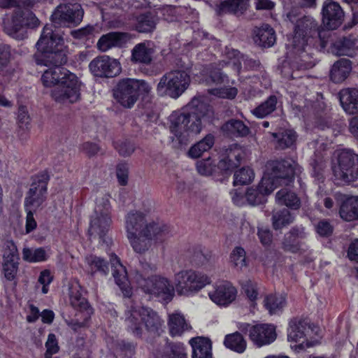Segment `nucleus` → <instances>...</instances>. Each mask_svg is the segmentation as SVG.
Instances as JSON below:
<instances>
[{"label":"nucleus","mask_w":358,"mask_h":358,"mask_svg":"<svg viewBox=\"0 0 358 358\" xmlns=\"http://www.w3.org/2000/svg\"><path fill=\"white\" fill-rule=\"evenodd\" d=\"M170 350L172 356L169 357H165L163 358H187V353L185 352V348L183 344H173L170 347Z\"/></svg>","instance_id":"69168bd1"},{"label":"nucleus","mask_w":358,"mask_h":358,"mask_svg":"<svg viewBox=\"0 0 358 358\" xmlns=\"http://www.w3.org/2000/svg\"><path fill=\"white\" fill-rule=\"evenodd\" d=\"M41 80L45 87L57 85L52 92V96L56 101L72 103L80 99L81 83L78 77L67 69L50 66L44 71Z\"/></svg>","instance_id":"20e7f679"},{"label":"nucleus","mask_w":358,"mask_h":358,"mask_svg":"<svg viewBox=\"0 0 358 358\" xmlns=\"http://www.w3.org/2000/svg\"><path fill=\"white\" fill-rule=\"evenodd\" d=\"M275 201L280 205L296 210L300 208L301 201L297 195L288 188H282L275 195Z\"/></svg>","instance_id":"f704fd0d"},{"label":"nucleus","mask_w":358,"mask_h":358,"mask_svg":"<svg viewBox=\"0 0 358 358\" xmlns=\"http://www.w3.org/2000/svg\"><path fill=\"white\" fill-rule=\"evenodd\" d=\"M255 178L252 169L249 167H243L236 171L234 175V185H243L250 183Z\"/></svg>","instance_id":"09e8293b"},{"label":"nucleus","mask_w":358,"mask_h":358,"mask_svg":"<svg viewBox=\"0 0 358 358\" xmlns=\"http://www.w3.org/2000/svg\"><path fill=\"white\" fill-rule=\"evenodd\" d=\"M159 11L164 20L167 22H173L178 20L179 15L180 14L182 9L180 8L167 6L159 9Z\"/></svg>","instance_id":"6e6d98bb"},{"label":"nucleus","mask_w":358,"mask_h":358,"mask_svg":"<svg viewBox=\"0 0 358 358\" xmlns=\"http://www.w3.org/2000/svg\"><path fill=\"white\" fill-rule=\"evenodd\" d=\"M202 83L207 86H218L229 84V80L220 69H213L203 79Z\"/></svg>","instance_id":"49530a36"},{"label":"nucleus","mask_w":358,"mask_h":358,"mask_svg":"<svg viewBox=\"0 0 358 358\" xmlns=\"http://www.w3.org/2000/svg\"><path fill=\"white\" fill-rule=\"evenodd\" d=\"M110 263L113 275L116 284L121 289L125 296H130L131 294V289L125 267L120 263L119 258L116 255L111 256Z\"/></svg>","instance_id":"4be33fe9"},{"label":"nucleus","mask_w":358,"mask_h":358,"mask_svg":"<svg viewBox=\"0 0 358 358\" xmlns=\"http://www.w3.org/2000/svg\"><path fill=\"white\" fill-rule=\"evenodd\" d=\"M154 50L150 41L136 44L131 50V61L135 63L148 64L152 62Z\"/></svg>","instance_id":"a878e982"},{"label":"nucleus","mask_w":358,"mask_h":358,"mask_svg":"<svg viewBox=\"0 0 358 358\" xmlns=\"http://www.w3.org/2000/svg\"><path fill=\"white\" fill-rule=\"evenodd\" d=\"M213 116V111L209 105L194 98L183 112L175 111L169 117L173 141L180 145H187L194 136L201 132L203 124Z\"/></svg>","instance_id":"f03ea898"},{"label":"nucleus","mask_w":358,"mask_h":358,"mask_svg":"<svg viewBox=\"0 0 358 358\" xmlns=\"http://www.w3.org/2000/svg\"><path fill=\"white\" fill-rule=\"evenodd\" d=\"M191 261L192 265L200 266L207 263L208 258L201 250H197L194 252Z\"/></svg>","instance_id":"774afa93"},{"label":"nucleus","mask_w":358,"mask_h":358,"mask_svg":"<svg viewBox=\"0 0 358 358\" xmlns=\"http://www.w3.org/2000/svg\"><path fill=\"white\" fill-rule=\"evenodd\" d=\"M70 301L71 306L77 310L78 312H87L88 309H92L88 304L85 298H84L78 290L71 291L70 295Z\"/></svg>","instance_id":"8fccbe9b"},{"label":"nucleus","mask_w":358,"mask_h":358,"mask_svg":"<svg viewBox=\"0 0 358 358\" xmlns=\"http://www.w3.org/2000/svg\"><path fill=\"white\" fill-rule=\"evenodd\" d=\"M282 245L285 250L291 252H296L301 248L299 241L289 232L285 234Z\"/></svg>","instance_id":"5fc2aeb1"},{"label":"nucleus","mask_w":358,"mask_h":358,"mask_svg":"<svg viewBox=\"0 0 358 358\" xmlns=\"http://www.w3.org/2000/svg\"><path fill=\"white\" fill-rule=\"evenodd\" d=\"M156 20L151 13L141 14L136 17L134 29L140 33H148L155 29Z\"/></svg>","instance_id":"58836bf2"},{"label":"nucleus","mask_w":358,"mask_h":358,"mask_svg":"<svg viewBox=\"0 0 358 358\" xmlns=\"http://www.w3.org/2000/svg\"><path fill=\"white\" fill-rule=\"evenodd\" d=\"M130 39V35L126 32H110L103 35L97 42L98 48L106 52L114 47H122Z\"/></svg>","instance_id":"5701e85b"},{"label":"nucleus","mask_w":358,"mask_h":358,"mask_svg":"<svg viewBox=\"0 0 358 358\" xmlns=\"http://www.w3.org/2000/svg\"><path fill=\"white\" fill-rule=\"evenodd\" d=\"M294 220V216L288 209L274 210L272 216V224L273 229H280L290 224Z\"/></svg>","instance_id":"ea45409f"},{"label":"nucleus","mask_w":358,"mask_h":358,"mask_svg":"<svg viewBox=\"0 0 358 358\" xmlns=\"http://www.w3.org/2000/svg\"><path fill=\"white\" fill-rule=\"evenodd\" d=\"M352 71L349 59H341L335 62L331 68L330 77L334 83H338L345 80Z\"/></svg>","instance_id":"2f4dec72"},{"label":"nucleus","mask_w":358,"mask_h":358,"mask_svg":"<svg viewBox=\"0 0 358 358\" xmlns=\"http://www.w3.org/2000/svg\"><path fill=\"white\" fill-rule=\"evenodd\" d=\"M238 327L242 332H248L251 341L259 348L271 344L276 338L275 327L271 324H259L252 326L248 323H241Z\"/></svg>","instance_id":"dca6fc26"},{"label":"nucleus","mask_w":358,"mask_h":358,"mask_svg":"<svg viewBox=\"0 0 358 358\" xmlns=\"http://www.w3.org/2000/svg\"><path fill=\"white\" fill-rule=\"evenodd\" d=\"M3 248V260H18L17 249L12 241H6Z\"/></svg>","instance_id":"13d9d810"},{"label":"nucleus","mask_w":358,"mask_h":358,"mask_svg":"<svg viewBox=\"0 0 358 358\" xmlns=\"http://www.w3.org/2000/svg\"><path fill=\"white\" fill-rule=\"evenodd\" d=\"M22 258L24 261L31 263L41 262L47 259V253L42 248H25L22 250Z\"/></svg>","instance_id":"a18cd8bd"},{"label":"nucleus","mask_w":358,"mask_h":358,"mask_svg":"<svg viewBox=\"0 0 358 358\" xmlns=\"http://www.w3.org/2000/svg\"><path fill=\"white\" fill-rule=\"evenodd\" d=\"M324 31L320 29L317 22L312 17H304L296 22L294 34L289 44L290 51L299 57L296 63L300 69H310L315 63L311 60L309 50V40L317 37L324 46V39L322 36Z\"/></svg>","instance_id":"39448f33"},{"label":"nucleus","mask_w":358,"mask_h":358,"mask_svg":"<svg viewBox=\"0 0 358 358\" xmlns=\"http://www.w3.org/2000/svg\"><path fill=\"white\" fill-rule=\"evenodd\" d=\"M315 230L320 236L327 237L331 235L333 227L328 220H322L315 224Z\"/></svg>","instance_id":"052dcab7"},{"label":"nucleus","mask_w":358,"mask_h":358,"mask_svg":"<svg viewBox=\"0 0 358 358\" xmlns=\"http://www.w3.org/2000/svg\"><path fill=\"white\" fill-rule=\"evenodd\" d=\"M215 166V165L210 158L198 161L196 163V169L198 172L203 176H209L212 174Z\"/></svg>","instance_id":"bf43d9fd"},{"label":"nucleus","mask_w":358,"mask_h":358,"mask_svg":"<svg viewBox=\"0 0 358 358\" xmlns=\"http://www.w3.org/2000/svg\"><path fill=\"white\" fill-rule=\"evenodd\" d=\"M50 176L43 171L35 176L29 191L24 198L25 210H35L43 208L47 199L48 184Z\"/></svg>","instance_id":"f8f14e48"},{"label":"nucleus","mask_w":358,"mask_h":358,"mask_svg":"<svg viewBox=\"0 0 358 358\" xmlns=\"http://www.w3.org/2000/svg\"><path fill=\"white\" fill-rule=\"evenodd\" d=\"M10 48L7 45L0 46V71L5 68L10 59Z\"/></svg>","instance_id":"338daca9"},{"label":"nucleus","mask_w":358,"mask_h":358,"mask_svg":"<svg viewBox=\"0 0 358 358\" xmlns=\"http://www.w3.org/2000/svg\"><path fill=\"white\" fill-rule=\"evenodd\" d=\"M254 41L258 45L269 48L275 42V34L273 29L268 24H264L255 30Z\"/></svg>","instance_id":"7c9ffc66"},{"label":"nucleus","mask_w":358,"mask_h":358,"mask_svg":"<svg viewBox=\"0 0 358 358\" xmlns=\"http://www.w3.org/2000/svg\"><path fill=\"white\" fill-rule=\"evenodd\" d=\"M41 52V55L36 59L38 64L56 67L61 66L66 62V54L62 48Z\"/></svg>","instance_id":"393cba45"},{"label":"nucleus","mask_w":358,"mask_h":358,"mask_svg":"<svg viewBox=\"0 0 358 358\" xmlns=\"http://www.w3.org/2000/svg\"><path fill=\"white\" fill-rule=\"evenodd\" d=\"M285 305L286 299L282 294H270L264 299V306L271 315L281 312Z\"/></svg>","instance_id":"4c0bfd02"},{"label":"nucleus","mask_w":358,"mask_h":358,"mask_svg":"<svg viewBox=\"0 0 358 358\" xmlns=\"http://www.w3.org/2000/svg\"><path fill=\"white\" fill-rule=\"evenodd\" d=\"M190 77L185 71L175 70L164 74L157 86V92L160 96H169L177 99L188 88Z\"/></svg>","instance_id":"9b49d317"},{"label":"nucleus","mask_w":358,"mask_h":358,"mask_svg":"<svg viewBox=\"0 0 358 358\" xmlns=\"http://www.w3.org/2000/svg\"><path fill=\"white\" fill-rule=\"evenodd\" d=\"M222 131L229 137H241L247 136L249 128L241 120L231 119L222 127Z\"/></svg>","instance_id":"c9c22d12"},{"label":"nucleus","mask_w":358,"mask_h":358,"mask_svg":"<svg viewBox=\"0 0 358 358\" xmlns=\"http://www.w3.org/2000/svg\"><path fill=\"white\" fill-rule=\"evenodd\" d=\"M127 238L136 253L143 254L153 243L167 239L171 231L169 227L149 219L141 211L131 210L124 217Z\"/></svg>","instance_id":"f257e3e1"},{"label":"nucleus","mask_w":358,"mask_h":358,"mask_svg":"<svg viewBox=\"0 0 358 358\" xmlns=\"http://www.w3.org/2000/svg\"><path fill=\"white\" fill-rule=\"evenodd\" d=\"M339 213L341 217L347 222L358 220V196L346 199L341 206Z\"/></svg>","instance_id":"473e14b6"},{"label":"nucleus","mask_w":358,"mask_h":358,"mask_svg":"<svg viewBox=\"0 0 358 358\" xmlns=\"http://www.w3.org/2000/svg\"><path fill=\"white\" fill-rule=\"evenodd\" d=\"M64 40L60 34L53 31L52 25L47 24L43 29L36 48L39 52L51 51L58 48H63Z\"/></svg>","instance_id":"6ab92c4d"},{"label":"nucleus","mask_w":358,"mask_h":358,"mask_svg":"<svg viewBox=\"0 0 358 358\" xmlns=\"http://www.w3.org/2000/svg\"><path fill=\"white\" fill-rule=\"evenodd\" d=\"M83 15V9L79 3H61L54 10L51 20L56 27H70L79 24Z\"/></svg>","instance_id":"2eb2a0df"},{"label":"nucleus","mask_w":358,"mask_h":358,"mask_svg":"<svg viewBox=\"0 0 358 358\" xmlns=\"http://www.w3.org/2000/svg\"><path fill=\"white\" fill-rule=\"evenodd\" d=\"M17 123L22 129H27L30 123L28 110L24 106H20L17 113Z\"/></svg>","instance_id":"e2e57ef3"},{"label":"nucleus","mask_w":358,"mask_h":358,"mask_svg":"<svg viewBox=\"0 0 358 358\" xmlns=\"http://www.w3.org/2000/svg\"><path fill=\"white\" fill-rule=\"evenodd\" d=\"M214 143L215 136L211 134H208L203 139L193 145L189 148L187 155L192 159L199 158L203 152L210 150Z\"/></svg>","instance_id":"e433bc0d"},{"label":"nucleus","mask_w":358,"mask_h":358,"mask_svg":"<svg viewBox=\"0 0 358 358\" xmlns=\"http://www.w3.org/2000/svg\"><path fill=\"white\" fill-rule=\"evenodd\" d=\"M208 91L211 95L218 98L229 99L235 98L238 94V90L236 87L225 85L224 87L211 88Z\"/></svg>","instance_id":"3c124183"},{"label":"nucleus","mask_w":358,"mask_h":358,"mask_svg":"<svg viewBox=\"0 0 358 358\" xmlns=\"http://www.w3.org/2000/svg\"><path fill=\"white\" fill-rule=\"evenodd\" d=\"M192 348V358H213L212 343L206 338L196 337L190 339Z\"/></svg>","instance_id":"bb28decb"},{"label":"nucleus","mask_w":358,"mask_h":358,"mask_svg":"<svg viewBox=\"0 0 358 358\" xmlns=\"http://www.w3.org/2000/svg\"><path fill=\"white\" fill-rule=\"evenodd\" d=\"M277 102L276 96H271L264 102L256 107L252 110V113L257 117L263 118L275 110Z\"/></svg>","instance_id":"37998d69"},{"label":"nucleus","mask_w":358,"mask_h":358,"mask_svg":"<svg viewBox=\"0 0 358 358\" xmlns=\"http://www.w3.org/2000/svg\"><path fill=\"white\" fill-rule=\"evenodd\" d=\"M224 345L238 353H243L247 347V342L239 332L228 334L224 341Z\"/></svg>","instance_id":"a19ab883"},{"label":"nucleus","mask_w":358,"mask_h":358,"mask_svg":"<svg viewBox=\"0 0 358 358\" xmlns=\"http://www.w3.org/2000/svg\"><path fill=\"white\" fill-rule=\"evenodd\" d=\"M275 189L273 182L267 176H263L257 187L248 188L245 197L249 204L255 206L264 203L266 196Z\"/></svg>","instance_id":"aec40b11"},{"label":"nucleus","mask_w":358,"mask_h":358,"mask_svg":"<svg viewBox=\"0 0 358 358\" xmlns=\"http://www.w3.org/2000/svg\"><path fill=\"white\" fill-rule=\"evenodd\" d=\"M250 0H224L217 6L220 15L229 13L234 15L243 14L249 6Z\"/></svg>","instance_id":"c756f323"},{"label":"nucleus","mask_w":358,"mask_h":358,"mask_svg":"<svg viewBox=\"0 0 358 358\" xmlns=\"http://www.w3.org/2000/svg\"><path fill=\"white\" fill-rule=\"evenodd\" d=\"M155 270V266L143 264L142 271L137 270L134 274V280L146 293L165 298L171 296L174 289L166 278L159 275L149 276L148 271Z\"/></svg>","instance_id":"6e6552de"},{"label":"nucleus","mask_w":358,"mask_h":358,"mask_svg":"<svg viewBox=\"0 0 358 358\" xmlns=\"http://www.w3.org/2000/svg\"><path fill=\"white\" fill-rule=\"evenodd\" d=\"M243 289L248 298L251 301H255L257 299L258 292L257 284L251 280H247L243 285Z\"/></svg>","instance_id":"680f3d73"},{"label":"nucleus","mask_w":358,"mask_h":358,"mask_svg":"<svg viewBox=\"0 0 358 358\" xmlns=\"http://www.w3.org/2000/svg\"><path fill=\"white\" fill-rule=\"evenodd\" d=\"M92 313V309H88L87 312H77L75 315V318L66 320V322L73 331H79L89 326L90 320Z\"/></svg>","instance_id":"79ce46f5"},{"label":"nucleus","mask_w":358,"mask_h":358,"mask_svg":"<svg viewBox=\"0 0 358 358\" xmlns=\"http://www.w3.org/2000/svg\"><path fill=\"white\" fill-rule=\"evenodd\" d=\"M111 223L109 196L101 194L96 199V206L90 218V236L103 238L109 231Z\"/></svg>","instance_id":"9d476101"},{"label":"nucleus","mask_w":358,"mask_h":358,"mask_svg":"<svg viewBox=\"0 0 358 358\" xmlns=\"http://www.w3.org/2000/svg\"><path fill=\"white\" fill-rule=\"evenodd\" d=\"M297 164L292 160H280L269 162L264 176H267L273 182L275 189L278 185H289L293 181L296 172Z\"/></svg>","instance_id":"4468645a"},{"label":"nucleus","mask_w":358,"mask_h":358,"mask_svg":"<svg viewBox=\"0 0 358 358\" xmlns=\"http://www.w3.org/2000/svg\"><path fill=\"white\" fill-rule=\"evenodd\" d=\"M129 166L126 164H119L117 166L116 175L119 183L126 185L128 182Z\"/></svg>","instance_id":"0e129e2a"},{"label":"nucleus","mask_w":358,"mask_h":358,"mask_svg":"<svg viewBox=\"0 0 358 358\" xmlns=\"http://www.w3.org/2000/svg\"><path fill=\"white\" fill-rule=\"evenodd\" d=\"M91 72L98 77L113 78L121 71L120 62L107 55L94 58L89 64Z\"/></svg>","instance_id":"a211bd4d"},{"label":"nucleus","mask_w":358,"mask_h":358,"mask_svg":"<svg viewBox=\"0 0 358 358\" xmlns=\"http://www.w3.org/2000/svg\"><path fill=\"white\" fill-rule=\"evenodd\" d=\"M236 289L228 282H223L217 285L215 289L210 292V299L220 306H227L231 303L236 296Z\"/></svg>","instance_id":"412c9836"},{"label":"nucleus","mask_w":358,"mask_h":358,"mask_svg":"<svg viewBox=\"0 0 358 358\" xmlns=\"http://www.w3.org/2000/svg\"><path fill=\"white\" fill-rule=\"evenodd\" d=\"M333 179L338 185H349L358 180V155L344 149L334 152L331 159Z\"/></svg>","instance_id":"423d86ee"},{"label":"nucleus","mask_w":358,"mask_h":358,"mask_svg":"<svg viewBox=\"0 0 358 358\" xmlns=\"http://www.w3.org/2000/svg\"><path fill=\"white\" fill-rule=\"evenodd\" d=\"M242 157V149L234 145L225 151L218 163V167L224 171H231L239 166Z\"/></svg>","instance_id":"b1692460"},{"label":"nucleus","mask_w":358,"mask_h":358,"mask_svg":"<svg viewBox=\"0 0 358 358\" xmlns=\"http://www.w3.org/2000/svg\"><path fill=\"white\" fill-rule=\"evenodd\" d=\"M46 352L45 358H52V356L59 352V347L56 336L53 334H50L45 342Z\"/></svg>","instance_id":"4d7b16f0"},{"label":"nucleus","mask_w":358,"mask_h":358,"mask_svg":"<svg viewBox=\"0 0 358 358\" xmlns=\"http://www.w3.org/2000/svg\"><path fill=\"white\" fill-rule=\"evenodd\" d=\"M150 85L143 80L126 78L120 80L114 90V97L123 107L132 108L140 94H148L151 91Z\"/></svg>","instance_id":"1a4fd4ad"},{"label":"nucleus","mask_w":358,"mask_h":358,"mask_svg":"<svg viewBox=\"0 0 358 358\" xmlns=\"http://www.w3.org/2000/svg\"><path fill=\"white\" fill-rule=\"evenodd\" d=\"M125 323L135 336H141L144 327L148 331H157L162 321L156 312L149 308L131 307L125 313Z\"/></svg>","instance_id":"0eeeda50"},{"label":"nucleus","mask_w":358,"mask_h":358,"mask_svg":"<svg viewBox=\"0 0 358 358\" xmlns=\"http://www.w3.org/2000/svg\"><path fill=\"white\" fill-rule=\"evenodd\" d=\"M168 327L172 336H180L192 328L184 315L178 311L169 315Z\"/></svg>","instance_id":"cd10ccee"},{"label":"nucleus","mask_w":358,"mask_h":358,"mask_svg":"<svg viewBox=\"0 0 358 358\" xmlns=\"http://www.w3.org/2000/svg\"><path fill=\"white\" fill-rule=\"evenodd\" d=\"M340 101L344 110L349 114L358 113V90L343 89L339 93Z\"/></svg>","instance_id":"c85d7f7f"},{"label":"nucleus","mask_w":358,"mask_h":358,"mask_svg":"<svg viewBox=\"0 0 358 358\" xmlns=\"http://www.w3.org/2000/svg\"><path fill=\"white\" fill-rule=\"evenodd\" d=\"M273 136L277 139V146L280 149L292 146L296 138V133L292 130H286L280 134L273 133Z\"/></svg>","instance_id":"de8ad7c7"},{"label":"nucleus","mask_w":358,"mask_h":358,"mask_svg":"<svg viewBox=\"0 0 358 358\" xmlns=\"http://www.w3.org/2000/svg\"><path fill=\"white\" fill-rule=\"evenodd\" d=\"M86 263L88 265V269L91 273L97 271L106 275L108 272V266L106 261L103 258L90 255L86 257Z\"/></svg>","instance_id":"c03bdc74"},{"label":"nucleus","mask_w":358,"mask_h":358,"mask_svg":"<svg viewBox=\"0 0 358 358\" xmlns=\"http://www.w3.org/2000/svg\"><path fill=\"white\" fill-rule=\"evenodd\" d=\"M322 22L329 30H335L343 22L345 13L340 4L333 0H325L321 8Z\"/></svg>","instance_id":"f3484780"},{"label":"nucleus","mask_w":358,"mask_h":358,"mask_svg":"<svg viewBox=\"0 0 358 358\" xmlns=\"http://www.w3.org/2000/svg\"><path fill=\"white\" fill-rule=\"evenodd\" d=\"M307 322L301 319H293L289 322L287 339L289 342L298 343L306 336Z\"/></svg>","instance_id":"72a5a7b5"},{"label":"nucleus","mask_w":358,"mask_h":358,"mask_svg":"<svg viewBox=\"0 0 358 358\" xmlns=\"http://www.w3.org/2000/svg\"><path fill=\"white\" fill-rule=\"evenodd\" d=\"M2 266L5 278L13 280L18 271V260H3Z\"/></svg>","instance_id":"864d4df0"},{"label":"nucleus","mask_w":358,"mask_h":358,"mask_svg":"<svg viewBox=\"0 0 358 358\" xmlns=\"http://www.w3.org/2000/svg\"><path fill=\"white\" fill-rule=\"evenodd\" d=\"M36 0H0V8H15L10 17L3 21V30L6 34L17 40L26 37L27 28H36L40 22L29 9L36 6Z\"/></svg>","instance_id":"7ed1b4c3"},{"label":"nucleus","mask_w":358,"mask_h":358,"mask_svg":"<svg viewBox=\"0 0 358 358\" xmlns=\"http://www.w3.org/2000/svg\"><path fill=\"white\" fill-rule=\"evenodd\" d=\"M245 251L243 248H235L230 256L231 262L238 269H242L247 266Z\"/></svg>","instance_id":"603ef678"},{"label":"nucleus","mask_w":358,"mask_h":358,"mask_svg":"<svg viewBox=\"0 0 358 358\" xmlns=\"http://www.w3.org/2000/svg\"><path fill=\"white\" fill-rule=\"evenodd\" d=\"M210 282L208 275L193 270L181 271L175 276L176 289L181 295L198 292Z\"/></svg>","instance_id":"ddd939ff"}]
</instances>
